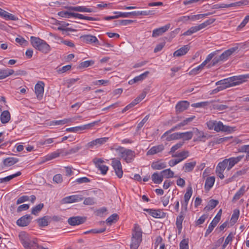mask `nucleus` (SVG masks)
Returning a JSON list of instances; mask_svg holds the SVG:
<instances>
[{"label": "nucleus", "instance_id": "obj_41", "mask_svg": "<svg viewBox=\"0 0 249 249\" xmlns=\"http://www.w3.org/2000/svg\"><path fill=\"white\" fill-rule=\"evenodd\" d=\"M215 181L214 177H210L207 178L205 183V188L206 189L210 190L213 186Z\"/></svg>", "mask_w": 249, "mask_h": 249}, {"label": "nucleus", "instance_id": "obj_46", "mask_svg": "<svg viewBox=\"0 0 249 249\" xmlns=\"http://www.w3.org/2000/svg\"><path fill=\"white\" fill-rule=\"evenodd\" d=\"M233 129L231 127L227 125H225L222 122L219 121V131H221L223 132H231Z\"/></svg>", "mask_w": 249, "mask_h": 249}, {"label": "nucleus", "instance_id": "obj_59", "mask_svg": "<svg viewBox=\"0 0 249 249\" xmlns=\"http://www.w3.org/2000/svg\"><path fill=\"white\" fill-rule=\"evenodd\" d=\"M195 118V116H193L189 118H186V119L184 120L182 122L180 123L179 125H180V126H182L187 125L189 123L191 122Z\"/></svg>", "mask_w": 249, "mask_h": 249}, {"label": "nucleus", "instance_id": "obj_14", "mask_svg": "<svg viewBox=\"0 0 249 249\" xmlns=\"http://www.w3.org/2000/svg\"><path fill=\"white\" fill-rule=\"evenodd\" d=\"M238 49V47H234L224 51L220 56H219V61H224L227 60L228 57Z\"/></svg>", "mask_w": 249, "mask_h": 249}, {"label": "nucleus", "instance_id": "obj_18", "mask_svg": "<svg viewBox=\"0 0 249 249\" xmlns=\"http://www.w3.org/2000/svg\"><path fill=\"white\" fill-rule=\"evenodd\" d=\"M189 102L187 101H182L178 102L176 106L177 113H180L187 109L189 106Z\"/></svg>", "mask_w": 249, "mask_h": 249}, {"label": "nucleus", "instance_id": "obj_9", "mask_svg": "<svg viewBox=\"0 0 249 249\" xmlns=\"http://www.w3.org/2000/svg\"><path fill=\"white\" fill-rule=\"evenodd\" d=\"M108 139L109 138L108 137H103L96 139L88 142L86 144V147L88 149L93 148L95 147H98L107 142L108 140Z\"/></svg>", "mask_w": 249, "mask_h": 249}, {"label": "nucleus", "instance_id": "obj_5", "mask_svg": "<svg viewBox=\"0 0 249 249\" xmlns=\"http://www.w3.org/2000/svg\"><path fill=\"white\" fill-rule=\"evenodd\" d=\"M142 241V231L137 224L135 225L132 232L131 243L130 245V249H138Z\"/></svg>", "mask_w": 249, "mask_h": 249}, {"label": "nucleus", "instance_id": "obj_33", "mask_svg": "<svg viewBox=\"0 0 249 249\" xmlns=\"http://www.w3.org/2000/svg\"><path fill=\"white\" fill-rule=\"evenodd\" d=\"M151 179L155 183L160 184L162 181L163 178L162 174H159L158 172H155L152 174Z\"/></svg>", "mask_w": 249, "mask_h": 249}, {"label": "nucleus", "instance_id": "obj_42", "mask_svg": "<svg viewBox=\"0 0 249 249\" xmlns=\"http://www.w3.org/2000/svg\"><path fill=\"white\" fill-rule=\"evenodd\" d=\"M196 161L186 163L183 166L184 171L185 172H190L192 171L194 167L196 165Z\"/></svg>", "mask_w": 249, "mask_h": 249}, {"label": "nucleus", "instance_id": "obj_34", "mask_svg": "<svg viewBox=\"0 0 249 249\" xmlns=\"http://www.w3.org/2000/svg\"><path fill=\"white\" fill-rule=\"evenodd\" d=\"M206 124L209 129L218 132V122L216 120H210Z\"/></svg>", "mask_w": 249, "mask_h": 249}, {"label": "nucleus", "instance_id": "obj_22", "mask_svg": "<svg viewBox=\"0 0 249 249\" xmlns=\"http://www.w3.org/2000/svg\"><path fill=\"white\" fill-rule=\"evenodd\" d=\"M51 217L49 216H44L36 220L38 225L40 227H44L49 225L50 222Z\"/></svg>", "mask_w": 249, "mask_h": 249}, {"label": "nucleus", "instance_id": "obj_32", "mask_svg": "<svg viewBox=\"0 0 249 249\" xmlns=\"http://www.w3.org/2000/svg\"><path fill=\"white\" fill-rule=\"evenodd\" d=\"M184 214L183 212L181 211L179 215L177 217L176 225L179 231V232H180L182 228V221L184 219Z\"/></svg>", "mask_w": 249, "mask_h": 249}, {"label": "nucleus", "instance_id": "obj_48", "mask_svg": "<svg viewBox=\"0 0 249 249\" xmlns=\"http://www.w3.org/2000/svg\"><path fill=\"white\" fill-rule=\"evenodd\" d=\"M211 103V102L208 101L199 102L192 104L191 106L196 108H205L206 107L208 106Z\"/></svg>", "mask_w": 249, "mask_h": 249}, {"label": "nucleus", "instance_id": "obj_28", "mask_svg": "<svg viewBox=\"0 0 249 249\" xmlns=\"http://www.w3.org/2000/svg\"><path fill=\"white\" fill-rule=\"evenodd\" d=\"M247 3V1H237L234 3H232L229 4H226L224 3H222L219 4V8H228L233 6H239L242 4L246 5Z\"/></svg>", "mask_w": 249, "mask_h": 249}, {"label": "nucleus", "instance_id": "obj_64", "mask_svg": "<svg viewBox=\"0 0 249 249\" xmlns=\"http://www.w3.org/2000/svg\"><path fill=\"white\" fill-rule=\"evenodd\" d=\"M53 181L56 183H61L63 181L62 176L61 174H56L53 178Z\"/></svg>", "mask_w": 249, "mask_h": 249}, {"label": "nucleus", "instance_id": "obj_58", "mask_svg": "<svg viewBox=\"0 0 249 249\" xmlns=\"http://www.w3.org/2000/svg\"><path fill=\"white\" fill-rule=\"evenodd\" d=\"M59 151H61V150H58L56 152L52 153L50 155L48 156L47 159L48 160H50L53 159H54L57 157H58L61 153V152H59Z\"/></svg>", "mask_w": 249, "mask_h": 249}, {"label": "nucleus", "instance_id": "obj_61", "mask_svg": "<svg viewBox=\"0 0 249 249\" xmlns=\"http://www.w3.org/2000/svg\"><path fill=\"white\" fill-rule=\"evenodd\" d=\"M149 115H146L142 120V121L140 122L137 125V130H139L144 125V124L146 122V121L148 120L149 118Z\"/></svg>", "mask_w": 249, "mask_h": 249}, {"label": "nucleus", "instance_id": "obj_24", "mask_svg": "<svg viewBox=\"0 0 249 249\" xmlns=\"http://www.w3.org/2000/svg\"><path fill=\"white\" fill-rule=\"evenodd\" d=\"M149 73V72L148 71H146L141 75L136 76L133 79L129 80L128 84L129 85H132L135 83L142 81L147 76Z\"/></svg>", "mask_w": 249, "mask_h": 249}, {"label": "nucleus", "instance_id": "obj_38", "mask_svg": "<svg viewBox=\"0 0 249 249\" xmlns=\"http://www.w3.org/2000/svg\"><path fill=\"white\" fill-rule=\"evenodd\" d=\"M14 71L12 69H6L0 71V79H3L9 75L13 74Z\"/></svg>", "mask_w": 249, "mask_h": 249}, {"label": "nucleus", "instance_id": "obj_1", "mask_svg": "<svg viewBox=\"0 0 249 249\" xmlns=\"http://www.w3.org/2000/svg\"><path fill=\"white\" fill-rule=\"evenodd\" d=\"M249 78V73L233 76L226 79L219 80V91L227 88L239 85L247 81Z\"/></svg>", "mask_w": 249, "mask_h": 249}, {"label": "nucleus", "instance_id": "obj_49", "mask_svg": "<svg viewBox=\"0 0 249 249\" xmlns=\"http://www.w3.org/2000/svg\"><path fill=\"white\" fill-rule=\"evenodd\" d=\"M239 210L238 209H235L234 210L233 213L232 214L231 219V223H232L231 226L235 224L239 217Z\"/></svg>", "mask_w": 249, "mask_h": 249}, {"label": "nucleus", "instance_id": "obj_2", "mask_svg": "<svg viewBox=\"0 0 249 249\" xmlns=\"http://www.w3.org/2000/svg\"><path fill=\"white\" fill-rule=\"evenodd\" d=\"M18 237L22 245L26 249H32L37 247V239L25 231L20 232Z\"/></svg>", "mask_w": 249, "mask_h": 249}, {"label": "nucleus", "instance_id": "obj_39", "mask_svg": "<svg viewBox=\"0 0 249 249\" xmlns=\"http://www.w3.org/2000/svg\"><path fill=\"white\" fill-rule=\"evenodd\" d=\"M21 173L19 171L16 173V174L10 175L9 176H7L5 178H0V183H5L9 181L11 179H13L14 178L17 177L20 175H21Z\"/></svg>", "mask_w": 249, "mask_h": 249}, {"label": "nucleus", "instance_id": "obj_23", "mask_svg": "<svg viewBox=\"0 0 249 249\" xmlns=\"http://www.w3.org/2000/svg\"><path fill=\"white\" fill-rule=\"evenodd\" d=\"M190 47L188 45H184L179 49L176 51L174 53V56L179 57L185 55L189 50Z\"/></svg>", "mask_w": 249, "mask_h": 249}, {"label": "nucleus", "instance_id": "obj_63", "mask_svg": "<svg viewBox=\"0 0 249 249\" xmlns=\"http://www.w3.org/2000/svg\"><path fill=\"white\" fill-rule=\"evenodd\" d=\"M95 203V199L93 197L86 198L84 201V204L87 205H91Z\"/></svg>", "mask_w": 249, "mask_h": 249}, {"label": "nucleus", "instance_id": "obj_55", "mask_svg": "<svg viewBox=\"0 0 249 249\" xmlns=\"http://www.w3.org/2000/svg\"><path fill=\"white\" fill-rule=\"evenodd\" d=\"M72 12H71L70 11V12L68 11H60L58 13V15L63 17V18H72Z\"/></svg>", "mask_w": 249, "mask_h": 249}, {"label": "nucleus", "instance_id": "obj_37", "mask_svg": "<svg viewBox=\"0 0 249 249\" xmlns=\"http://www.w3.org/2000/svg\"><path fill=\"white\" fill-rule=\"evenodd\" d=\"M217 204V200L211 199L208 202L207 205L204 208V210L206 212L212 210L216 207Z\"/></svg>", "mask_w": 249, "mask_h": 249}, {"label": "nucleus", "instance_id": "obj_31", "mask_svg": "<svg viewBox=\"0 0 249 249\" xmlns=\"http://www.w3.org/2000/svg\"><path fill=\"white\" fill-rule=\"evenodd\" d=\"M218 223V213L215 215L213 220L212 221V222L210 223V225L209 226L208 229L207 230L205 236H207L209 234H210L212 231L213 230V228L216 226L217 224Z\"/></svg>", "mask_w": 249, "mask_h": 249}, {"label": "nucleus", "instance_id": "obj_17", "mask_svg": "<svg viewBox=\"0 0 249 249\" xmlns=\"http://www.w3.org/2000/svg\"><path fill=\"white\" fill-rule=\"evenodd\" d=\"M80 38L82 40L86 43H99V41L97 37L95 36L90 35H85L81 36Z\"/></svg>", "mask_w": 249, "mask_h": 249}, {"label": "nucleus", "instance_id": "obj_13", "mask_svg": "<svg viewBox=\"0 0 249 249\" xmlns=\"http://www.w3.org/2000/svg\"><path fill=\"white\" fill-rule=\"evenodd\" d=\"M170 24H167L164 26L154 29L152 32V36L157 37L162 35L170 28Z\"/></svg>", "mask_w": 249, "mask_h": 249}, {"label": "nucleus", "instance_id": "obj_12", "mask_svg": "<svg viewBox=\"0 0 249 249\" xmlns=\"http://www.w3.org/2000/svg\"><path fill=\"white\" fill-rule=\"evenodd\" d=\"M44 84L43 82H38L35 87V93L37 98L40 100L42 99L44 93Z\"/></svg>", "mask_w": 249, "mask_h": 249}, {"label": "nucleus", "instance_id": "obj_47", "mask_svg": "<svg viewBox=\"0 0 249 249\" xmlns=\"http://www.w3.org/2000/svg\"><path fill=\"white\" fill-rule=\"evenodd\" d=\"M44 207V204L43 203H40L35 207H33L32 209L31 213L34 215H37L39 213Z\"/></svg>", "mask_w": 249, "mask_h": 249}, {"label": "nucleus", "instance_id": "obj_30", "mask_svg": "<svg viewBox=\"0 0 249 249\" xmlns=\"http://www.w3.org/2000/svg\"><path fill=\"white\" fill-rule=\"evenodd\" d=\"M166 167V164L160 160L153 162L151 164V168L154 170H161Z\"/></svg>", "mask_w": 249, "mask_h": 249}, {"label": "nucleus", "instance_id": "obj_26", "mask_svg": "<svg viewBox=\"0 0 249 249\" xmlns=\"http://www.w3.org/2000/svg\"><path fill=\"white\" fill-rule=\"evenodd\" d=\"M18 161V159L14 157H8L3 160V164L5 166L9 167Z\"/></svg>", "mask_w": 249, "mask_h": 249}, {"label": "nucleus", "instance_id": "obj_57", "mask_svg": "<svg viewBox=\"0 0 249 249\" xmlns=\"http://www.w3.org/2000/svg\"><path fill=\"white\" fill-rule=\"evenodd\" d=\"M179 249H189L188 239H184L180 242Z\"/></svg>", "mask_w": 249, "mask_h": 249}, {"label": "nucleus", "instance_id": "obj_3", "mask_svg": "<svg viewBox=\"0 0 249 249\" xmlns=\"http://www.w3.org/2000/svg\"><path fill=\"white\" fill-rule=\"evenodd\" d=\"M33 47L43 53H48L51 51L50 46L44 40L35 36L31 37Z\"/></svg>", "mask_w": 249, "mask_h": 249}, {"label": "nucleus", "instance_id": "obj_29", "mask_svg": "<svg viewBox=\"0 0 249 249\" xmlns=\"http://www.w3.org/2000/svg\"><path fill=\"white\" fill-rule=\"evenodd\" d=\"M11 119L10 113L8 110H4L1 113L0 116V121L2 124L7 123Z\"/></svg>", "mask_w": 249, "mask_h": 249}, {"label": "nucleus", "instance_id": "obj_50", "mask_svg": "<svg viewBox=\"0 0 249 249\" xmlns=\"http://www.w3.org/2000/svg\"><path fill=\"white\" fill-rule=\"evenodd\" d=\"M226 168L228 171V161L225 159L222 162H219V171H223Z\"/></svg>", "mask_w": 249, "mask_h": 249}, {"label": "nucleus", "instance_id": "obj_4", "mask_svg": "<svg viewBox=\"0 0 249 249\" xmlns=\"http://www.w3.org/2000/svg\"><path fill=\"white\" fill-rule=\"evenodd\" d=\"M111 149H114L120 156V159H122L127 163L131 162L135 157V152L134 151L125 148L124 147L118 146L115 148H111Z\"/></svg>", "mask_w": 249, "mask_h": 249}, {"label": "nucleus", "instance_id": "obj_43", "mask_svg": "<svg viewBox=\"0 0 249 249\" xmlns=\"http://www.w3.org/2000/svg\"><path fill=\"white\" fill-rule=\"evenodd\" d=\"M193 136V133L192 131L180 133V139L183 141H188L191 140Z\"/></svg>", "mask_w": 249, "mask_h": 249}, {"label": "nucleus", "instance_id": "obj_40", "mask_svg": "<svg viewBox=\"0 0 249 249\" xmlns=\"http://www.w3.org/2000/svg\"><path fill=\"white\" fill-rule=\"evenodd\" d=\"M245 189L246 186L245 185H243L235 194V195L233 196V199L236 200H238L245 193L246 191Z\"/></svg>", "mask_w": 249, "mask_h": 249}, {"label": "nucleus", "instance_id": "obj_35", "mask_svg": "<svg viewBox=\"0 0 249 249\" xmlns=\"http://www.w3.org/2000/svg\"><path fill=\"white\" fill-rule=\"evenodd\" d=\"M189 156V152L188 151H182L180 152L176 153L172 155V157L179 158L178 159L181 161L185 159Z\"/></svg>", "mask_w": 249, "mask_h": 249}, {"label": "nucleus", "instance_id": "obj_27", "mask_svg": "<svg viewBox=\"0 0 249 249\" xmlns=\"http://www.w3.org/2000/svg\"><path fill=\"white\" fill-rule=\"evenodd\" d=\"M91 124H88L84 125L82 126H76L73 127H70L66 129V131L68 132H77L79 131H82L84 129H86L88 128V127L90 126H92Z\"/></svg>", "mask_w": 249, "mask_h": 249}, {"label": "nucleus", "instance_id": "obj_62", "mask_svg": "<svg viewBox=\"0 0 249 249\" xmlns=\"http://www.w3.org/2000/svg\"><path fill=\"white\" fill-rule=\"evenodd\" d=\"M81 149V146L78 145V146H76L75 147H74L71 148V149H70L67 152H66V153L65 154V155L76 153L77 152H78Z\"/></svg>", "mask_w": 249, "mask_h": 249}, {"label": "nucleus", "instance_id": "obj_15", "mask_svg": "<svg viewBox=\"0 0 249 249\" xmlns=\"http://www.w3.org/2000/svg\"><path fill=\"white\" fill-rule=\"evenodd\" d=\"M85 221V218L80 216L71 217L68 219V222L71 226L81 224Z\"/></svg>", "mask_w": 249, "mask_h": 249}, {"label": "nucleus", "instance_id": "obj_60", "mask_svg": "<svg viewBox=\"0 0 249 249\" xmlns=\"http://www.w3.org/2000/svg\"><path fill=\"white\" fill-rule=\"evenodd\" d=\"M180 132L175 133L172 134L169 137H167L166 140L168 141L172 140H177L180 139Z\"/></svg>", "mask_w": 249, "mask_h": 249}, {"label": "nucleus", "instance_id": "obj_19", "mask_svg": "<svg viewBox=\"0 0 249 249\" xmlns=\"http://www.w3.org/2000/svg\"><path fill=\"white\" fill-rule=\"evenodd\" d=\"M243 158V155H240L236 157H232L226 159L228 161V171L231 169L236 164L240 161Z\"/></svg>", "mask_w": 249, "mask_h": 249}, {"label": "nucleus", "instance_id": "obj_51", "mask_svg": "<svg viewBox=\"0 0 249 249\" xmlns=\"http://www.w3.org/2000/svg\"><path fill=\"white\" fill-rule=\"evenodd\" d=\"M193 191L191 187H188L187 188V192L184 195V199L185 202H187L188 203L192 195Z\"/></svg>", "mask_w": 249, "mask_h": 249}, {"label": "nucleus", "instance_id": "obj_6", "mask_svg": "<svg viewBox=\"0 0 249 249\" xmlns=\"http://www.w3.org/2000/svg\"><path fill=\"white\" fill-rule=\"evenodd\" d=\"M215 21V19L211 18L207 20L204 22L196 26L190 28L187 31L185 32L182 35L184 36H191L193 34L206 27L208 25L213 23Z\"/></svg>", "mask_w": 249, "mask_h": 249}, {"label": "nucleus", "instance_id": "obj_56", "mask_svg": "<svg viewBox=\"0 0 249 249\" xmlns=\"http://www.w3.org/2000/svg\"><path fill=\"white\" fill-rule=\"evenodd\" d=\"M94 62L93 60H87L84 62H81L80 64L79 67L81 68H87L90 66L94 64Z\"/></svg>", "mask_w": 249, "mask_h": 249}, {"label": "nucleus", "instance_id": "obj_21", "mask_svg": "<svg viewBox=\"0 0 249 249\" xmlns=\"http://www.w3.org/2000/svg\"><path fill=\"white\" fill-rule=\"evenodd\" d=\"M164 149V146L163 144L153 146L147 152V155H153L159 153L163 151Z\"/></svg>", "mask_w": 249, "mask_h": 249}, {"label": "nucleus", "instance_id": "obj_16", "mask_svg": "<svg viewBox=\"0 0 249 249\" xmlns=\"http://www.w3.org/2000/svg\"><path fill=\"white\" fill-rule=\"evenodd\" d=\"M69 11H77L80 12H93L94 11L91 8H87L84 6H69L68 8Z\"/></svg>", "mask_w": 249, "mask_h": 249}, {"label": "nucleus", "instance_id": "obj_54", "mask_svg": "<svg viewBox=\"0 0 249 249\" xmlns=\"http://www.w3.org/2000/svg\"><path fill=\"white\" fill-rule=\"evenodd\" d=\"M183 143H184L183 142H179L177 143L176 144L174 145V146H173L171 147L170 151L168 153L169 154H171L172 153H175V152L177 150H178V149L181 147V146L183 145Z\"/></svg>", "mask_w": 249, "mask_h": 249}, {"label": "nucleus", "instance_id": "obj_20", "mask_svg": "<svg viewBox=\"0 0 249 249\" xmlns=\"http://www.w3.org/2000/svg\"><path fill=\"white\" fill-rule=\"evenodd\" d=\"M144 211L148 213L151 216L155 218H163L165 216V213L160 210L144 209Z\"/></svg>", "mask_w": 249, "mask_h": 249}, {"label": "nucleus", "instance_id": "obj_25", "mask_svg": "<svg viewBox=\"0 0 249 249\" xmlns=\"http://www.w3.org/2000/svg\"><path fill=\"white\" fill-rule=\"evenodd\" d=\"M0 16L6 19L17 20L18 18L15 17L12 14L9 13L6 11L1 9L0 8Z\"/></svg>", "mask_w": 249, "mask_h": 249}, {"label": "nucleus", "instance_id": "obj_7", "mask_svg": "<svg viewBox=\"0 0 249 249\" xmlns=\"http://www.w3.org/2000/svg\"><path fill=\"white\" fill-rule=\"evenodd\" d=\"M217 52L218 51H214L207 56L206 60L199 65L202 69L207 64H208V67L211 68L218 63Z\"/></svg>", "mask_w": 249, "mask_h": 249}, {"label": "nucleus", "instance_id": "obj_36", "mask_svg": "<svg viewBox=\"0 0 249 249\" xmlns=\"http://www.w3.org/2000/svg\"><path fill=\"white\" fill-rule=\"evenodd\" d=\"M72 119L71 118L64 119L61 120L53 121L50 122V125H63L70 122H72Z\"/></svg>", "mask_w": 249, "mask_h": 249}, {"label": "nucleus", "instance_id": "obj_44", "mask_svg": "<svg viewBox=\"0 0 249 249\" xmlns=\"http://www.w3.org/2000/svg\"><path fill=\"white\" fill-rule=\"evenodd\" d=\"M160 174L162 175L163 178H169L174 177V173L170 169H167L162 171Z\"/></svg>", "mask_w": 249, "mask_h": 249}, {"label": "nucleus", "instance_id": "obj_10", "mask_svg": "<svg viewBox=\"0 0 249 249\" xmlns=\"http://www.w3.org/2000/svg\"><path fill=\"white\" fill-rule=\"evenodd\" d=\"M83 197L82 195H75L70 196H68L63 198L60 201L61 204H65L68 203H72L73 202H79L82 200Z\"/></svg>", "mask_w": 249, "mask_h": 249}, {"label": "nucleus", "instance_id": "obj_53", "mask_svg": "<svg viewBox=\"0 0 249 249\" xmlns=\"http://www.w3.org/2000/svg\"><path fill=\"white\" fill-rule=\"evenodd\" d=\"M118 219V215L116 213L112 214L106 220L107 223L111 225L112 223L115 222Z\"/></svg>", "mask_w": 249, "mask_h": 249}, {"label": "nucleus", "instance_id": "obj_45", "mask_svg": "<svg viewBox=\"0 0 249 249\" xmlns=\"http://www.w3.org/2000/svg\"><path fill=\"white\" fill-rule=\"evenodd\" d=\"M134 22L133 20L130 19H122V20H118L115 21V25H127L132 23Z\"/></svg>", "mask_w": 249, "mask_h": 249}, {"label": "nucleus", "instance_id": "obj_52", "mask_svg": "<svg viewBox=\"0 0 249 249\" xmlns=\"http://www.w3.org/2000/svg\"><path fill=\"white\" fill-rule=\"evenodd\" d=\"M234 237V234L231 232L226 238L225 242L222 246L223 249H224L226 246L230 243H231L233 238Z\"/></svg>", "mask_w": 249, "mask_h": 249}, {"label": "nucleus", "instance_id": "obj_11", "mask_svg": "<svg viewBox=\"0 0 249 249\" xmlns=\"http://www.w3.org/2000/svg\"><path fill=\"white\" fill-rule=\"evenodd\" d=\"M32 217L29 214H26L17 221V224L20 227H25L28 226L31 222Z\"/></svg>", "mask_w": 249, "mask_h": 249}, {"label": "nucleus", "instance_id": "obj_8", "mask_svg": "<svg viewBox=\"0 0 249 249\" xmlns=\"http://www.w3.org/2000/svg\"><path fill=\"white\" fill-rule=\"evenodd\" d=\"M111 160V165L115 172L116 175L119 178H122L123 175V171L120 160L116 158H113Z\"/></svg>", "mask_w": 249, "mask_h": 249}]
</instances>
